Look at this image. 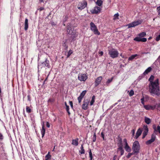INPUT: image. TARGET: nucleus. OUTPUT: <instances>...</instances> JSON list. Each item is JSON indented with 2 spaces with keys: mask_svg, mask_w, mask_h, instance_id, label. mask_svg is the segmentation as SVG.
<instances>
[{
  "mask_svg": "<svg viewBox=\"0 0 160 160\" xmlns=\"http://www.w3.org/2000/svg\"><path fill=\"white\" fill-rule=\"evenodd\" d=\"M141 22H142L141 20H138L129 23L127 26L128 27V28L133 27L140 24Z\"/></svg>",
  "mask_w": 160,
  "mask_h": 160,
  "instance_id": "nucleus-7",
  "label": "nucleus"
},
{
  "mask_svg": "<svg viewBox=\"0 0 160 160\" xmlns=\"http://www.w3.org/2000/svg\"><path fill=\"white\" fill-rule=\"evenodd\" d=\"M90 25V29L94 32V34L97 35H99L100 34V33L98 31L97 27L93 22H91Z\"/></svg>",
  "mask_w": 160,
  "mask_h": 160,
  "instance_id": "nucleus-4",
  "label": "nucleus"
},
{
  "mask_svg": "<svg viewBox=\"0 0 160 160\" xmlns=\"http://www.w3.org/2000/svg\"><path fill=\"white\" fill-rule=\"evenodd\" d=\"M65 104L66 106V105H67L66 102L65 103Z\"/></svg>",
  "mask_w": 160,
  "mask_h": 160,
  "instance_id": "nucleus-60",
  "label": "nucleus"
},
{
  "mask_svg": "<svg viewBox=\"0 0 160 160\" xmlns=\"http://www.w3.org/2000/svg\"><path fill=\"white\" fill-rule=\"evenodd\" d=\"M123 141L125 142V145L124 147V148L125 150L127 152H130L131 151V149L130 148L128 145L127 139H123Z\"/></svg>",
  "mask_w": 160,
  "mask_h": 160,
  "instance_id": "nucleus-11",
  "label": "nucleus"
},
{
  "mask_svg": "<svg viewBox=\"0 0 160 160\" xmlns=\"http://www.w3.org/2000/svg\"><path fill=\"white\" fill-rule=\"evenodd\" d=\"M66 110L68 112L69 114H70V112L69 111V106L68 105H66Z\"/></svg>",
  "mask_w": 160,
  "mask_h": 160,
  "instance_id": "nucleus-44",
  "label": "nucleus"
},
{
  "mask_svg": "<svg viewBox=\"0 0 160 160\" xmlns=\"http://www.w3.org/2000/svg\"><path fill=\"white\" fill-rule=\"evenodd\" d=\"M26 112L28 113H30L31 112V109L30 108L28 107H26Z\"/></svg>",
  "mask_w": 160,
  "mask_h": 160,
  "instance_id": "nucleus-36",
  "label": "nucleus"
},
{
  "mask_svg": "<svg viewBox=\"0 0 160 160\" xmlns=\"http://www.w3.org/2000/svg\"><path fill=\"white\" fill-rule=\"evenodd\" d=\"M156 138V136L154 134H152L151 136V139L147 141L146 143V144L147 145H149L150 144H151L152 142H153L155 140Z\"/></svg>",
  "mask_w": 160,
  "mask_h": 160,
  "instance_id": "nucleus-12",
  "label": "nucleus"
},
{
  "mask_svg": "<svg viewBox=\"0 0 160 160\" xmlns=\"http://www.w3.org/2000/svg\"><path fill=\"white\" fill-rule=\"evenodd\" d=\"M69 104L72 107V108L73 107V104L72 102V101H70L69 102Z\"/></svg>",
  "mask_w": 160,
  "mask_h": 160,
  "instance_id": "nucleus-51",
  "label": "nucleus"
},
{
  "mask_svg": "<svg viewBox=\"0 0 160 160\" xmlns=\"http://www.w3.org/2000/svg\"><path fill=\"white\" fill-rule=\"evenodd\" d=\"M101 136H102V137L103 138V139H104V135L103 134L102 132L101 133Z\"/></svg>",
  "mask_w": 160,
  "mask_h": 160,
  "instance_id": "nucleus-55",
  "label": "nucleus"
},
{
  "mask_svg": "<svg viewBox=\"0 0 160 160\" xmlns=\"http://www.w3.org/2000/svg\"><path fill=\"white\" fill-rule=\"evenodd\" d=\"M152 68L150 67H149L145 70V71L143 73V74L144 75H146L148 74L149 72H150Z\"/></svg>",
  "mask_w": 160,
  "mask_h": 160,
  "instance_id": "nucleus-21",
  "label": "nucleus"
},
{
  "mask_svg": "<svg viewBox=\"0 0 160 160\" xmlns=\"http://www.w3.org/2000/svg\"><path fill=\"white\" fill-rule=\"evenodd\" d=\"M101 10V8L100 7L96 6L91 11V12L93 14H97L100 12Z\"/></svg>",
  "mask_w": 160,
  "mask_h": 160,
  "instance_id": "nucleus-10",
  "label": "nucleus"
},
{
  "mask_svg": "<svg viewBox=\"0 0 160 160\" xmlns=\"http://www.w3.org/2000/svg\"><path fill=\"white\" fill-rule=\"evenodd\" d=\"M45 129L44 128L43 125L42 127V129L41 130V133L42 137H43L44 135V134L45 133Z\"/></svg>",
  "mask_w": 160,
  "mask_h": 160,
  "instance_id": "nucleus-26",
  "label": "nucleus"
},
{
  "mask_svg": "<svg viewBox=\"0 0 160 160\" xmlns=\"http://www.w3.org/2000/svg\"><path fill=\"white\" fill-rule=\"evenodd\" d=\"M145 122L147 124H148L151 123V120L149 118L145 117Z\"/></svg>",
  "mask_w": 160,
  "mask_h": 160,
  "instance_id": "nucleus-25",
  "label": "nucleus"
},
{
  "mask_svg": "<svg viewBox=\"0 0 160 160\" xmlns=\"http://www.w3.org/2000/svg\"><path fill=\"white\" fill-rule=\"evenodd\" d=\"M122 142L121 140L120 141V144L118 145V148L117 150L118 152H120L121 156L123 155L124 153V150L123 149L122 145Z\"/></svg>",
  "mask_w": 160,
  "mask_h": 160,
  "instance_id": "nucleus-9",
  "label": "nucleus"
},
{
  "mask_svg": "<svg viewBox=\"0 0 160 160\" xmlns=\"http://www.w3.org/2000/svg\"><path fill=\"white\" fill-rule=\"evenodd\" d=\"M96 3L98 6H100L102 5V2L101 0H98Z\"/></svg>",
  "mask_w": 160,
  "mask_h": 160,
  "instance_id": "nucleus-29",
  "label": "nucleus"
},
{
  "mask_svg": "<svg viewBox=\"0 0 160 160\" xmlns=\"http://www.w3.org/2000/svg\"><path fill=\"white\" fill-rule=\"evenodd\" d=\"M46 126L48 128L50 127V125L48 122H47L46 123Z\"/></svg>",
  "mask_w": 160,
  "mask_h": 160,
  "instance_id": "nucleus-49",
  "label": "nucleus"
},
{
  "mask_svg": "<svg viewBox=\"0 0 160 160\" xmlns=\"http://www.w3.org/2000/svg\"><path fill=\"white\" fill-rule=\"evenodd\" d=\"M154 78V77L153 76H151L149 79V81L150 82V83H151L152 82H154V81H153Z\"/></svg>",
  "mask_w": 160,
  "mask_h": 160,
  "instance_id": "nucleus-32",
  "label": "nucleus"
},
{
  "mask_svg": "<svg viewBox=\"0 0 160 160\" xmlns=\"http://www.w3.org/2000/svg\"><path fill=\"white\" fill-rule=\"evenodd\" d=\"M95 140H96V138L95 137V138H93V142H95Z\"/></svg>",
  "mask_w": 160,
  "mask_h": 160,
  "instance_id": "nucleus-58",
  "label": "nucleus"
},
{
  "mask_svg": "<svg viewBox=\"0 0 160 160\" xmlns=\"http://www.w3.org/2000/svg\"><path fill=\"white\" fill-rule=\"evenodd\" d=\"M134 40L138 42H145L147 41V39L146 38H141L140 37H136L134 39Z\"/></svg>",
  "mask_w": 160,
  "mask_h": 160,
  "instance_id": "nucleus-14",
  "label": "nucleus"
},
{
  "mask_svg": "<svg viewBox=\"0 0 160 160\" xmlns=\"http://www.w3.org/2000/svg\"><path fill=\"white\" fill-rule=\"evenodd\" d=\"M42 67H46L49 68L50 67V65L49 64V61L46 59L45 61L39 64L38 65V68H42Z\"/></svg>",
  "mask_w": 160,
  "mask_h": 160,
  "instance_id": "nucleus-6",
  "label": "nucleus"
},
{
  "mask_svg": "<svg viewBox=\"0 0 160 160\" xmlns=\"http://www.w3.org/2000/svg\"><path fill=\"white\" fill-rule=\"evenodd\" d=\"M154 107V109H157L160 110V103H157L155 105H153Z\"/></svg>",
  "mask_w": 160,
  "mask_h": 160,
  "instance_id": "nucleus-23",
  "label": "nucleus"
},
{
  "mask_svg": "<svg viewBox=\"0 0 160 160\" xmlns=\"http://www.w3.org/2000/svg\"><path fill=\"white\" fill-rule=\"evenodd\" d=\"M143 128L144 129V131L143 133L144 134H147L148 132V129L147 126V125L144 126Z\"/></svg>",
  "mask_w": 160,
  "mask_h": 160,
  "instance_id": "nucleus-22",
  "label": "nucleus"
},
{
  "mask_svg": "<svg viewBox=\"0 0 160 160\" xmlns=\"http://www.w3.org/2000/svg\"><path fill=\"white\" fill-rule=\"evenodd\" d=\"M53 24V23H52V25Z\"/></svg>",
  "mask_w": 160,
  "mask_h": 160,
  "instance_id": "nucleus-63",
  "label": "nucleus"
},
{
  "mask_svg": "<svg viewBox=\"0 0 160 160\" xmlns=\"http://www.w3.org/2000/svg\"><path fill=\"white\" fill-rule=\"evenodd\" d=\"M157 10L159 14H160V6L157 8Z\"/></svg>",
  "mask_w": 160,
  "mask_h": 160,
  "instance_id": "nucleus-48",
  "label": "nucleus"
},
{
  "mask_svg": "<svg viewBox=\"0 0 160 160\" xmlns=\"http://www.w3.org/2000/svg\"><path fill=\"white\" fill-rule=\"evenodd\" d=\"M83 98L80 97V96H79L78 98V102H79L80 103V102H81V100H82V98Z\"/></svg>",
  "mask_w": 160,
  "mask_h": 160,
  "instance_id": "nucleus-42",
  "label": "nucleus"
},
{
  "mask_svg": "<svg viewBox=\"0 0 160 160\" xmlns=\"http://www.w3.org/2000/svg\"><path fill=\"white\" fill-rule=\"evenodd\" d=\"M70 27L68 26L67 27V32L68 33L71 34L72 33V31L71 29L70 28Z\"/></svg>",
  "mask_w": 160,
  "mask_h": 160,
  "instance_id": "nucleus-27",
  "label": "nucleus"
},
{
  "mask_svg": "<svg viewBox=\"0 0 160 160\" xmlns=\"http://www.w3.org/2000/svg\"><path fill=\"white\" fill-rule=\"evenodd\" d=\"M102 79V77L101 76L97 78L95 82L96 86H98L100 83Z\"/></svg>",
  "mask_w": 160,
  "mask_h": 160,
  "instance_id": "nucleus-16",
  "label": "nucleus"
},
{
  "mask_svg": "<svg viewBox=\"0 0 160 160\" xmlns=\"http://www.w3.org/2000/svg\"><path fill=\"white\" fill-rule=\"evenodd\" d=\"M149 91L152 94L156 95L160 94L158 79H157L154 82H152L149 85Z\"/></svg>",
  "mask_w": 160,
  "mask_h": 160,
  "instance_id": "nucleus-1",
  "label": "nucleus"
},
{
  "mask_svg": "<svg viewBox=\"0 0 160 160\" xmlns=\"http://www.w3.org/2000/svg\"><path fill=\"white\" fill-rule=\"evenodd\" d=\"M112 78L111 79H108L106 83H110V82H111L112 81Z\"/></svg>",
  "mask_w": 160,
  "mask_h": 160,
  "instance_id": "nucleus-43",
  "label": "nucleus"
},
{
  "mask_svg": "<svg viewBox=\"0 0 160 160\" xmlns=\"http://www.w3.org/2000/svg\"><path fill=\"white\" fill-rule=\"evenodd\" d=\"M78 139L77 138L75 139H73L72 140V143L73 145L77 146L78 145Z\"/></svg>",
  "mask_w": 160,
  "mask_h": 160,
  "instance_id": "nucleus-20",
  "label": "nucleus"
},
{
  "mask_svg": "<svg viewBox=\"0 0 160 160\" xmlns=\"http://www.w3.org/2000/svg\"><path fill=\"white\" fill-rule=\"evenodd\" d=\"M89 102V100L88 99L85 100L84 101L82 105V108L83 109L85 110L87 109Z\"/></svg>",
  "mask_w": 160,
  "mask_h": 160,
  "instance_id": "nucleus-13",
  "label": "nucleus"
},
{
  "mask_svg": "<svg viewBox=\"0 0 160 160\" xmlns=\"http://www.w3.org/2000/svg\"><path fill=\"white\" fill-rule=\"evenodd\" d=\"M95 96H93L92 97L91 101L90 102V104L91 106L95 102Z\"/></svg>",
  "mask_w": 160,
  "mask_h": 160,
  "instance_id": "nucleus-30",
  "label": "nucleus"
},
{
  "mask_svg": "<svg viewBox=\"0 0 160 160\" xmlns=\"http://www.w3.org/2000/svg\"><path fill=\"white\" fill-rule=\"evenodd\" d=\"M141 103H142L144 105H145L144 104V98H142L141 99Z\"/></svg>",
  "mask_w": 160,
  "mask_h": 160,
  "instance_id": "nucleus-45",
  "label": "nucleus"
},
{
  "mask_svg": "<svg viewBox=\"0 0 160 160\" xmlns=\"http://www.w3.org/2000/svg\"><path fill=\"white\" fill-rule=\"evenodd\" d=\"M44 9V8L43 7H41L39 9V10L40 11H41Z\"/></svg>",
  "mask_w": 160,
  "mask_h": 160,
  "instance_id": "nucleus-54",
  "label": "nucleus"
},
{
  "mask_svg": "<svg viewBox=\"0 0 160 160\" xmlns=\"http://www.w3.org/2000/svg\"><path fill=\"white\" fill-rule=\"evenodd\" d=\"M51 156L49 154V153L47 154L45 156L46 160H48V159L50 158Z\"/></svg>",
  "mask_w": 160,
  "mask_h": 160,
  "instance_id": "nucleus-39",
  "label": "nucleus"
},
{
  "mask_svg": "<svg viewBox=\"0 0 160 160\" xmlns=\"http://www.w3.org/2000/svg\"><path fill=\"white\" fill-rule=\"evenodd\" d=\"M3 138V136L1 133H0V139H2Z\"/></svg>",
  "mask_w": 160,
  "mask_h": 160,
  "instance_id": "nucleus-53",
  "label": "nucleus"
},
{
  "mask_svg": "<svg viewBox=\"0 0 160 160\" xmlns=\"http://www.w3.org/2000/svg\"><path fill=\"white\" fill-rule=\"evenodd\" d=\"M135 130L134 129H133L132 131V136H133L134 135L135 133Z\"/></svg>",
  "mask_w": 160,
  "mask_h": 160,
  "instance_id": "nucleus-47",
  "label": "nucleus"
},
{
  "mask_svg": "<svg viewBox=\"0 0 160 160\" xmlns=\"http://www.w3.org/2000/svg\"><path fill=\"white\" fill-rule=\"evenodd\" d=\"M134 93V91L133 90H131L129 92V95L130 96H132L133 95Z\"/></svg>",
  "mask_w": 160,
  "mask_h": 160,
  "instance_id": "nucleus-37",
  "label": "nucleus"
},
{
  "mask_svg": "<svg viewBox=\"0 0 160 160\" xmlns=\"http://www.w3.org/2000/svg\"><path fill=\"white\" fill-rule=\"evenodd\" d=\"M119 15L118 13L115 14L114 16L113 19L116 20L118 19Z\"/></svg>",
  "mask_w": 160,
  "mask_h": 160,
  "instance_id": "nucleus-33",
  "label": "nucleus"
},
{
  "mask_svg": "<svg viewBox=\"0 0 160 160\" xmlns=\"http://www.w3.org/2000/svg\"><path fill=\"white\" fill-rule=\"evenodd\" d=\"M24 29L25 30H27L28 28V20L27 18H26L24 22Z\"/></svg>",
  "mask_w": 160,
  "mask_h": 160,
  "instance_id": "nucleus-19",
  "label": "nucleus"
},
{
  "mask_svg": "<svg viewBox=\"0 0 160 160\" xmlns=\"http://www.w3.org/2000/svg\"><path fill=\"white\" fill-rule=\"evenodd\" d=\"M133 154V153H129L127 156V157L128 158H129Z\"/></svg>",
  "mask_w": 160,
  "mask_h": 160,
  "instance_id": "nucleus-41",
  "label": "nucleus"
},
{
  "mask_svg": "<svg viewBox=\"0 0 160 160\" xmlns=\"http://www.w3.org/2000/svg\"><path fill=\"white\" fill-rule=\"evenodd\" d=\"M73 52L72 50H70L68 52V54L67 56V58H68L70 55Z\"/></svg>",
  "mask_w": 160,
  "mask_h": 160,
  "instance_id": "nucleus-35",
  "label": "nucleus"
},
{
  "mask_svg": "<svg viewBox=\"0 0 160 160\" xmlns=\"http://www.w3.org/2000/svg\"><path fill=\"white\" fill-rule=\"evenodd\" d=\"M146 35V33L145 32H143L139 34H138V36L140 38H142L145 36Z\"/></svg>",
  "mask_w": 160,
  "mask_h": 160,
  "instance_id": "nucleus-31",
  "label": "nucleus"
},
{
  "mask_svg": "<svg viewBox=\"0 0 160 160\" xmlns=\"http://www.w3.org/2000/svg\"><path fill=\"white\" fill-rule=\"evenodd\" d=\"M142 133V130L140 128H139L136 132L135 138L137 139L141 135Z\"/></svg>",
  "mask_w": 160,
  "mask_h": 160,
  "instance_id": "nucleus-18",
  "label": "nucleus"
},
{
  "mask_svg": "<svg viewBox=\"0 0 160 160\" xmlns=\"http://www.w3.org/2000/svg\"><path fill=\"white\" fill-rule=\"evenodd\" d=\"M157 61H158L159 62V65L160 66V55L158 57V59H157Z\"/></svg>",
  "mask_w": 160,
  "mask_h": 160,
  "instance_id": "nucleus-50",
  "label": "nucleus"
},
{
  "mask_svg": "<svg viewBox=\"0 0 160 160\" xmlns=\"http://www.w3.org/2000/svg\"><path fill=\"white\" fill-rule=\"evenodd\" d=\"M120 55L122 58H124V56L123 55H122V53H121Z\"/></svg>",
  "mask_w": 160,
  "mask_h": 160,
  "instance_id": "nucleus-57",
  "label": "nucleus"
},
{
  "mask_svg": "<svg viewBox=\"0 0 160 160\" xmlns=\"http://www.w3.org/2000/svg\"><path fill=\"white\" fill-rule=\"evenodd\" d=\"M152 128L154 130V132L156 133V132H160V127L158 126L156 127V125H153L152 126Z\"/></svg>",
  "mask_w": 160,
  "mask_h": 160,
  "instance_id": "nucleus-17",
  "label": "nucleus"
},
{
  "mask_svg": "<svg viewBox=\"0 0 160 160\" xmlns=\"http://www.w3.org/2000/svg\"><path fill=\"white\" fill-rule=\"evenodd\" d=\"M103 52L102 51H99L98 52V54L100 56H102L103 54Z\"/></svg>",
  "mask_w": 160,
  "mask_h": 160,
  "instance_id": "nucleus-46",
  "label": "nucleus"
},
{
  "mask_svg": "<svg viewBox=\"0 0 160 160\" xmlns=\"http://www.w3.org/2000/svg\"><path fill=\"white\" fill-rule=\"evenodd\" d=\"M53 24V23H52V25Z\"/></svg>",
  "mask_w": 160,
  "mask_h": 160,
  "instance_id": "nucleus-64",
  "label": "nucleus"
},
{
  "mask_svg": "<svg viewBox=\"0 0 160 160\" xmlns=\"http://www.w3.org/2000/svg\"><path fill=\"white\" fill-rule=\"evenodd\" d=\"M147 135V134H144V133H143V136H142V138H144Z\"/></svg>",
  "mask_w": 160,
  "mask_h": 160,
  "instance_id": "nucleus-52",
  "label": "nucleus"
},
{
  "mask_svg": "<svg viewBox=\"0 0 160 160\" xmlns=\"http://www.w3.org/2000/svg\"><path fill=\"white\" fill-rule=\"evenodd\" d=\"M87 6V2L85 0H83L78 3L77 6V8L79 9L82 10L85 8Z\"/></svg>",
  "mask_w": 160,
  "mask_h": 160,
  "instance_id": "nucleus-5",
  "label": "nucleus"
},
{
  "mask_svg": "<svg viewBox=\"0 0 160 160\" xmlns=\"http://www.w3.org/2000/svg\"><path fill=\"white\" fill-rule=\"evenodd\" d=\"M108 54L110 57L112 58H117L119 55V53L118 51L114 48L109 50Z\"/></svg>",
  "mask_w": 160,
  "mask_h": 160,
  "instance_id": "nucleus-3",
  "label": "nucleus"
},
{
  "mask_svg": "<svg viewBox=\"0 0 160 160\" xmlns=\"http://www.w3.org/2000/svg\"><path fill=\"white\" fill-rule=\"evenodd\" d=\"M78 78L80 81L85 82L88 78V76L86 74L83 73H79L78 74Z\"/></svg>",
  "mask_w": 160,
  "mask_h": 160,
  "instance_id": "nucleus-8",
  "label": "nucleus"
},
{
  "mask_svg": "<svg viewBox=\"0 0 160 160\" xmlns=\"http://www.w3.org/2000/svg\"><path fill=\"white\" fill-rule=\"evenodd\" d=\"M28 98H29V96H28Z\"/></svg>",
  "mask_w": 160,
  "mask_h": 160,
  "instance_id": "nucleus-62",
  "label": "nucleus"
},
{
  "mask_svg": "<svg viewBox=\"0 0 160 160\" xmlns=\"http://www.w3.org/2000/svg\"><path fill=\"white\" fill-rule=\"evenodd\" d=\"M95 137L96 138V136L95 134L94 135L93 138H95Z\"/></svg>",
  "mask_w": 160,
  "mask_h": 160,
  "instance_id": "nucleus-59",
  "label": "nucleus"
},
{
  "mask_svg": "<svg viewBox=\"0 0 160 160\" xmlns=\"http://www.w3.org/2000/svg\"><path fill=\"white\" fill-rule=\"evenodd\" d=\"M79 152L81 154H84L85 153V151L83 149V147L82 145H81V146L80 148V150L79 151Z\"/></svg>",
  "mask_w": 160,
  "mask_h": 160,
  "instance_id": "nucleus-28",
  "label": "nucleus"
},
{
  "mask_svg": "<svg viewBox=\"0 0 160 160\" xmlns=\"http://www.w3.org/2000/svg\"><path fill=\"white\" fill-rule=\"evenodd\" d=\"M89 157L90 158V160H92V153L91 149L90 150V151L89 152Z\"/></svg>",
  "mask_w": 160,
  "mask_h": 160,
  "instance_id": "nucleus-38",
  "label": "nucleus"
},
{
  "mask_svg": "<svg viewBox=\"0 0 160 160\" xmlns=\"http://www.w3.org/2000/svg\"><path fill=\"white\" fill-rule=\"evenodd\" d=\"M140 149V145L138 141H135L133 143L132 146V149L135 153L139 152Z\"/></svg>",
  "mask_w": 160,
  "mask_h": 160,
  "instance_id": "nucleus-2",
  "label": "nucleus"
},
{
  "mask_svg": "<svg viewBox=\"0 0 160 160\" xmlns=\"http://www.w3.org/2000/svg\"><path fill=\"white\" fill-rule=\"evenodd\" d=\"M143 107L147 110H154V107L153 105H144Z\"/></svg>",
  "mask_w": 160,
  "mask_h": 160,
  "instance_id": "nucleus-15",
  "label": "nucleus"
},
{
  "mask_svg": "<svg viewBox=\"0 0 160 160\" xmlns=\"http://www.w3.org/2000/svg\"><path fill=\"white\" fill-rule=\"evenodd\" d=\"M116 157H117L116 155H115L113 157V160H115L116 158Z\"/></svg>",
  "mask_w": 160,
  "mask_h": 160,
  "instance_id": "nucleus-56",
  "label": "nucleus"
},
{
  "mask_svg": "<svg viewBox=\"0 0 160 160\" xmlns=\"http://www.w3.org/2000/svg\"><path fill=\"white\" fill-rule=\"evenodd\" d=\"M159 40H160V33L159 34L158 36H157L156 38V41H158Z\"/></svg>",
  "mask_w": 160,
  "mask_h": 160,
  "instance_id": "nucleus-40",
  "label": "nucleus"
},
{
  "mask_svg": "<svg viewBox=\"0 0 160 160\" xmlns=\"http://www.w3.org/2000/svg\"><path fill=\"white\" fill-rule=\"evenodd\" d=\"M86 92V91L85 90L83 91L81 93L80 96L83 98V96L85 95Z\"/></svg>",
  "mask_w": 160,
  "mask_h": 160,
  "instance_id": "nucleus-34",
  "label": "nucleus"
},
{
  "mask_svg": "<svg viewBox=\"0 0 160 160\" xmlns=\"http://www.w3.org/2000/svg\"><path fill=\"white\" fill-rule=\"evenodd\" d=\"M138 55L137 54H135L134 55H132L131 57H129L128 59V60L131 61L134 58H135L136 57L138 56Z\"/></svg>",
  "mask_w": 160,
  "mask_h": 160,
  "instance_id": "nucleus-24",
  "label": "nucleus"
},
{
  "mask_svg": "<svg viewBox=\"0 0 160 160\" xmlns=\"http://www.w3.org/2000/svg\"><path fill=\"white\" fill-rule=\"evenodd\" d=\"M55 148V146L54 147V148H53V151H54V149Z\"/></svg>",
  "mask_w": 160,
  "mask_h": 160,
  "instance_id": "nucleus-61",
  "label": "nucleus"
}]
</instances>
